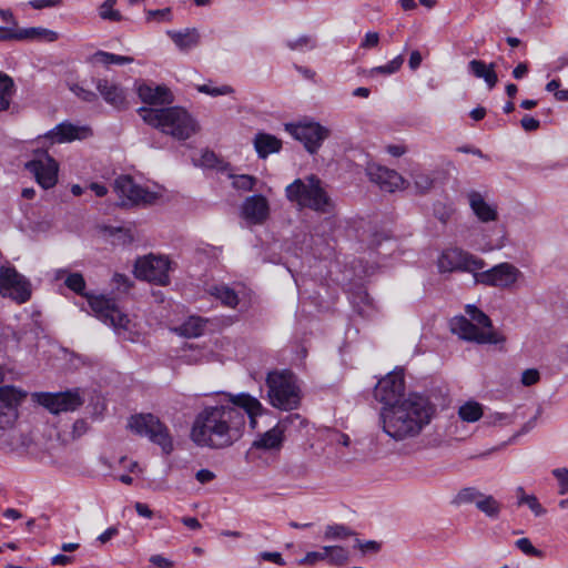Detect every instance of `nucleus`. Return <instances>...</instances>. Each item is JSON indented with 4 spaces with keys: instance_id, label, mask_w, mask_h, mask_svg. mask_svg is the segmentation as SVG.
Returning a JSON list of instances; mask_svg holds the SVG:
<instances>
[{
    "instance_id": "28",
    "label": "nucleus",
    "mask_w": 568,
    "mask_h": 568,
    "mask_svg": "<svg viewBox=\"0 0 568 568\" xmlns=\"http://www.w3.org/2000/svg\"><path fill=\"white\" fill-rule=\"evenodd\" d=\"M16 92L14 80L9 74L0 71V112H6L10 109Z\"/></svg>"
},
{
    "instance_id": "55",
    "label": "nucleus",
    "mask_w": 568,
    "mask_h": 568,
    "mask_svg": "<svg viewBox=\"0 0 568 568\" xmlns=\"http://www.w3.org/2000/svg\"><path fill=\"white\" fill-rule=\"evenodd\" d=\"M60 3V0H31L29 4L37 10L43 8L55 7Z\"/></svg>"
},
{
    "instance_id": "12",
    "label": "nucleus",
    "mask_w": 568,
    "mask_h": 568,
    "mask_svg": "<svg viewBox=\"0 0 568 568\" xmlns=\"http://www.w3.org/2000/svg\"><path fill=\"white\" fill-rule=\"evenodd\" d=\"M286 131L302 142L311 154L316 153L324 140L329 136V130L317 122L286 124Z\"/></svg>"
},
{
    "instance_id": "23",
    "label": "nucleus",
    "mask_w": 568,
    "mask_h": 568,
    "mask_svg": "<svg viewBox=\"0 0 568 568\" xmlns=\"http://www.w3.org/2000/svg\"><path fill=\"white\" fill-rule=\"evenodd\" d=\"M3 38L14 40H39L45 42H53L58 40V33L53 30L42 27H31L20 29L16 32H8Z\"/></svg>"
},
{
    "instance_id": "57",
    "label": "nucleus",
    "mask_w": 568,
    "mask_h": 568,
    "mask_svg": "<svg viewBox=\"0 0 568 568\" xmlns=\"http://www.w3.org/2000/svg\"><path fill=\"white\" fill-rule=\"evenodd\" d=\"M195 478L201 484H206V483L212 481L215 478V474L209 469H200L195 474Z\"/></svg>"
},
{
    "instance_id": "49",
    "label": "nucleus",
    "mask_w": 568,
    "mask_h": 568,
    "mask_svg": "<svg viewBox=\"0 0 568 568\" xmlns=\"http://www.w3.org/2000/svg\"><path fill=\"white\" fill-rule=\"evenodd\" d=\"M552 475L559 481V494L565 495L568 491V468H556Z\"/></svg>"
},
{
    "instance_id": "2",
    "label": "nucleus",
    "mask_w": 568,
    "mask_h": 568,
    "mask_svg": "<svg viewBox=\"0 0 568 568\" xmlns=\"http://www.w3.org/2000/svg\"><path fill=\"white\" fill-rule=\"evenodd\" d=\"M435 406L420 394L412 393L400 403L383 406L381 423L383 432L396 442L415 438L430 423Z\"/></svg>"
},
{
    "instance_id": "63",
    "label": "nucleus",
    "mask_w": 568,
    "mask_h": 568,
    "mask_svg": "<svg viewBox=\"0 0 568 568\" xmlns=\"http://www.w3.org/2000/svg\"><path fill=\"white\" fill-rule=\"evenodd\" d=\"M528 73V67L526 63H519L514 70H513V77L517 80L524 78Z\"/></svg>"
},
{
    "instance_id": "8",
    "label": "nucleus",
    "mask_w": 568,
    "mask_h": 568,
    "mask_svg": "<svg viewBox=\"0 0 568 568\" xmlns=\"http://www.w3.org/2000/svg\"><path fill=\"white\" fill-rule=\"evenodd\" d=\"M128 427L140 436H146L159 445L165 455L172 453L173 438L168 426L153 414H138L131 416Z\"/></svg>"
},
{
    "instance_id": "1",
    "label": "nucleus",
    "mask_w": 568,
    "mask_h": 568,
    "mask_svg": "<svg viewBox=\"0 0 568 568\" xmlns=\"http://www.w3.org/2000/svg\"><path fill=\"white\" fill-rule=\"evenodd\" d=\"M230 402L232 405L207 406L195 416L190 438L196 446L211 449L232 446L243 436L245 414L251 427H256V417L263 413L257 398L240 393L231 395Z\"/></svg>"
},
{
    "instance_id": "25",
    "label": "nucleus",
    "mask_w": 568,
    "mask_h": 568,
    "mask_svg": "<svg viewBox=\"0 0 568 568\" xmlns=\"http://www.w3.org/2000/svg\"><path fill=\"white\" fill-rule=\"evenodd\" d=\"M138 94L144 103L149 104H164L173 101L171 91L164 85L142 84L138 89Z\"/></svg>"
},
{
    "instance_id": "51",
    "label": "nucleus",
    "mask_w": 568,
    "mask_h": 568,
    "mask_svg": "<svg viewBox=\"0 0 568 568\" xmlns=\"http://www.w3.org/2000/svg\"><path fill=\"white\" fill-rule=\"evenodd\" d=\"M539 378H540L539 372L537 369L529 368V369L524 371V373L521 375V383L525 386H531V385L536 384L539 381Z\"/></svg>"
},
{
    "instance_id": "54",
    "label": "nucleus",
    "mask_w": 568,
    "mask_h": 568,
    "mask_svg": "<svg viewBox=\"0 0 568 568\" xmlns=\"http://www.w3.org/2000/svg\"><path fill=\"white\" fill-rule=\"evenodd\" d=\"M520 124L525 131H535L540 126V122L528 114L521 119Z\"/></svg>"
},
{
    "instance_id": "38",
    "label": "nucleus",
    "mask_w": 568,
    "mask_h": 568,
    "mask_svg": "<svg viewBox=\"0 0 568 568\" xmlns=\"http://www.w3.org/2000/svg\"><path fill=\"white\" fill-rule=\"evenodd\" d=\"M353 535H354V532L352 531V529L349 527H347L345 525L335 524V525H328L325 528L324 539H326V540L346 539Z\"/></svg>"
},
{
    "instance_id": "36",
    "label": "nucleus",
    "mask_w": 568,
    "mask_h": 568,
    "mask_svg": "<svg viewBox=\"0 0 568 568\" xmlns=\"http://www.w3.org/2000/svg\"><path fill=\"white\" fill-rule=\"evenodd\" d=\"M480 511H483L486 516L491 518H497L500 513V504L493 496H485L477 501L476 506Z\"/></svg>"
},
{
    "instance_id": "13",
    "label": "nucleus",
    "mask_w": 568,
    "mask_h": 568,
    "mask_svg": "<svg viewBox=\"0 0 568 568\" xmlns=\"http://www.w3.org/2000/svg\"><path fill=\"white\" fill-rule=\"evenodd\" d=\"M37 402L52 414L74 412L84 403L78 390L36 393Z\"/></svg>"
},
{
    "instance_id": "52",
    "label": "nucleus",
    "mask_w": 568,
    "mask_h": 568,
    "mask_svg": "<svg viewBox=\"0 0 568 568\" xmlns=\"http://www.w3.org/2000/svg\"><path fill=\"white\" fill-rule=\"evenodd\" d=\"M260 557L265 561H271L278 566L285 565V560L283 559L282 554L277 552V551H274V552L263 551L260 554Z\"/></svg>"
},
{
    "instance_id": "58",
    "label": "nucleus",
    "mask_w": 568,
    "mask_h": 568,
    "mask_svg": "<svg viewBox=\"0 0 568 568\" xmlns=\"http://www.w3.org/2000/svg\"><path fill=\"white\" fill-rule=\"evenodd\" d=\"M422 54L419 51L415 50L410 53L409 55V60H408V65L412 70H416L419 68L420 63H422Z\"/></svg>"
},
{
    "instance_id": "46",
    "label": "nucleus",
    "mask_w": 568,
    "mask_h": 568,
    "mask_svg": "<svg viewBox=\"0 0 568 568\" xmlns=\"http://www.w3.org/2000/svg\"><path fill=\"white\" fill-rule=\"evenodd\" d=\"M326 546L322 547L321 550L310 551L305 555L304 558L300 560L301 565L313 566L318 561L327 560Z\"/></svg>"
},
{
    "instance_id": "47",
    "label": "nucleus",
    "mask_w": 568,
    "mask_h": 568,
    "mask_svg": "<svg viewBox=\"0 0 568 568\" xmlns=\"http://www.w3.org/2000/svg\"><path fill=\"white\" fill-rule=\"evenodd\" d=\"M329 444L336 446L348 447L351 445V438L347 434L339 430H331L328 434Z\"/></svg>"
},
{
    "instance_id": "33",
    "label": "nucleus",
    "mask_w": 568,
    "mask_h": 568,
    "mask_svg": "<svg viewBox=\"0 0 568 568\" xmlns=\"http://www.w3.org/2000/svg\"><path fill=\"white\" fill-rule=\"evenodd\" d=\"M89 61L91 63H99V64H103V65L129 64V63L133 62V58L128 57V55H119V54H114V53H110V52L100 50V51H97L95 53H93L89 58Z\"/></svg>"
},
{
    "instance_id": "56",
    "label": "nucleus",
    "mask_w": 568,
    "mask_h": 568,
    "mask_svg": "<svg viewBox=\"0 0 568 568\" xmlns=\"http://www.w3.org/2000/svg\"><path fill=\"white\" fill-rule=\"evenodd\" d=\"M150 562L159 568H172L173 562L161 555H153L150 558Z\"/></svg>"
},
{
    "instance_id": "48",
    "label": "nucleus",
    "mask_w": 568,
    "mask_h": 568,
    "mask_svg": "<svg viewBox=\"0 0 568 568\" xmlns=\"http://www.w3.org/2000/svg\"><path fill=\"white\" fill-rule=\"evenodd\" d=\"M70 90L81 100L85 102H93L97 100V94L91 91L82 88L81 85L73 83L70 85Z\"/></svg>"
},
{
    "instance_id": "42",
    "label": "nucleus",
    "mask_w": 568,
    "mask_h": 568,
    "mask_svg": "<svg viewBox=\"0 0 568 568\" xmlns=\"http://www.w3.org/2000/svg\"><path fill=\"white\" fill-rule=\"evenodd\" d=\"M196 90L200 93H204L211 97H220V95H226L232 94L234 92V89L231 85L224 84L221 87H212L211 84H200L196 85Z\"/></svg>"
},
{
    "instance_id": "44",
    "label": "nucleus",
    "mask_w": 568,
    "mask_h": 568,
    "mask_svg": "<svg viewBox=\"0 0 568 568\" xmlns=\"http://www.w3.org/2000/svg\"><path fill=\"white\" fill-rule=\"evenodd\" d=\"M256 183V179L252 175L242 174L233 176V186L237 190L251 191Z\"/></svg>"
},
{
    "instance_id": "31",
    "label": "nucleus",
    "mask_w": 568,
    "mask_h": 568,
    "mask_svg": "<svg viewBox=\"0 0 568 568\" xmlns=\"http://www.w3.org/2000/svg\"><path fill=\"white\" fill-rule=\"evenodd\" d=\"M210 294L220 300L224 306L235 308L240 302L236 292L227 285H214L209 290Z\"/></svg>"
},
{
    "instance_id": "64",
    "label": "nucleus",
    "mask_w": 568,
    "mask_h": 568,
    "mask_svg": "<svg viewBox=\"0 0 568 568\" xmlns=\"http://www.w3.org/2000/svg\"><path fill=\"white\" fill-rule=\"evenodd\" d=\"M89 187H90V190H91V191H93V192L95 193V195H97V196H99V197H102V196L106 195V193H108V189H106V186H105V185H103V184H100V183H95V182H93V183H91V184H90V186H89Z\"/></svg>"
},
{
    "instance_id": "27",
    "label": "nucleus",
    "mask_w": 568,
    "mask_h": 568,
    "mask_svg": "<svg viewBox=\"0 0 568 568\" xmlns=\"http://www.w3.org/2000/svg\"><path fill=\"white\" fill-rule=\"evenodd\" d=\"M468 68L469 71L474 74V77L478 79H484L489 89H493L497 84L498 78L495 72L494 63L486 64L481 60H471L468 63Z\"/></svg>"
},
{
    "instance_id": "62",
    "label": "nucleus",
    "mask_w": 568,
    "mask_h": 568,
    "mask_svg": "<svg viewBox=\"0 0 568 568\" xmlns=\"http://www.w3.org/2000/svg\"><path fill=\"white\" fill-rule=\"evenodd\" d=\"M71 561H72V557L67 556V555H61V554L55 555L51 559L52 565H59V566H65V565L70 564Z\"/></svg>"
},
{
    "instance_id": "7",
    "label": "nucleus",
    "mask_w": 568,
    "mask_h": 568,
    "mask_svg": "<svg viewBox=\"0 0 568 568\" xmlns=\"http://www.w3.org/2000/svg\"><path fill=\"white\" fill-rule=\"evenodd\" d=\"M270 404L282 410L296 409L301 403V392L294 375L288 371L271 372L266 377Z\"/></svg>"
},
{
    "instance_id": "15",
    "label": "nucleus",
    "mask_w": 568,
    "mask_h": 568,
    "mask_svg": "<svg viewBox=\"0 0 568 568\" xmlns=\"http://www.w3.org/2000/svg\"><path fill=\"white\" fill-rule=\"evenodd\" d=\"M170 262L165 257L148 256L139 258L134 266L135 276L159 285L170 283Z\"/></svg>"
},
{
    "instance_id": "18",
    "label": "nucleus",
    "mask_w": 568,
    "mask_h": 568,
    "mask_svg": "<svg viewBox=\"0 0 568 568\" xmlns=\"http://www.w3.org/2000/svg\"><path fill=\"white\" fill-rule=\"evenodd\" d=\"M114 191L121 199V205H136L140 203H151L154 195L134 183L130 175H121L114 181Z\"/></svg>"
},
{
    "instance_id": "45",
    "label": "nucleus",
    "mask_w": 568,
    "mask_h": 568,
    "mask_svg": "<svg viewBox=\"0 0 568 568\" xmlns=\"http://www.w3.org/2000/svg\"><path fill=\"white\" fill-rule=\"evenodd\" d=\"M518 505H527L529 509L535 514V516H542L546 514V509L541 506L535 495H530L529 497H520Z\"/></svg>"
},
{
    "instance_id": "3",
    "label": "nucleus",
    "mask_w": 568,
    "mask_h": 568,
    "mask_svg": "<svg viewBox=\"0 0 568 568\" xmlns=\"http://www.w3.org/2000/svg\"><path fill=\"white\" fill-rule=\"evenodd\" d=\"M138 113L143 121L163 133L178 140H186L193 135L199 125L189 112L179 106L164 109L140 108Z\"/></svg>"
},
{
    "instance_id": "40",
    "label": "nucleus",
    "mask_w": 568,
    "mask_h": 568,
    "mask_svg": "<svg viewBox=\"0 0 568 568\" xmlns=\"http://www.w3.org/2000/svg\"><path fill=\"white\" fill-rule=\"evenodd\" d=\"M326 552L331 565L342 566L348 559V551L341 546H326Z\"/></svg>"
},
{
    "instance_id": "16",
    "label": "nucleus",
    "mask_w": 568,
    "mask_h": 568,
    "mask_svg": "<svg viewBox=\"0 0 568 568\" xmlns=\"http://www.w3.org/2000/svg\"><path fill=\"white\" fill-rule=\"evenodd\" d=\"M26 169L34 176L43 189H51L58 182L59 165L47 152H40L26 164Z\"/></svg>"
},
{
    "instance_id": "37",
    "label": "nucleus",
    "mask_w": 568,
    "mask_h": 568,
    "mask_svg": "<svg viewBox=\"0 0 568 568\" xmlns=\"http://www.w3.org/2000/svg\"><path fill=\"white\" fill-rule=\"evenodd\" d=\"M483 497V494L474 487L463 488L453 499V504L456 506L471 504L477 506V501Z\"/></svg>"
},
{
    "instance_id": "35",
    "label": "nucleus",
    "mask_w": 568,
    "mask_h": 568,
    "mask_svg": "<svg viewBox=\"0 0 568 568\" xmlns=\"http://www.w3.org/2000/svg\"><path fill=\"white\" fill-rule=\"evenodd\" d=\"M416 191L420 194H425L433 189L434 180L432 176L422 170H414L410 174Z\"/></svg>"
},
{
    "instance_id": "32",
    "label": "nucleus",
    "mask_w": 568,
    "mask_h": 568,
    "mask_svg": "<svg viewBox=\"0 0 568 568\" xmlns=\"http://www.w3.org/2000/svg\"><path fill=\"white\" fill-rule=\"evenodd\" d=\"M206 323L207 321L200 316H190L178 331L185 337H197L203 334Z\"/></svg>"
},
{
    "instance_id": "41",
    "label": "nucleus",
    "mask_w": 568,
    "mask_h": 568,
    "mask_svg": "<svg viewBox=\"0 0 568 568\" xmlns=\"http://www.w3.org/2000/svg\"><path fill=\"white\" fill-rule=\"evenodd\" d=\"M118 0H105L99 8V14L103 20L120 21L122 16L120 11L114 10Z\"/></svg>"
},
{
    "instance_id": "11",
    "label": "nucleus",
    "mask_w": 568,
    "mask_h": 568,
    "mask_svg": "<svg viewBox=\"0 0 568 568\" xmlns=\"http://www.w3.org/2000/svg\"><path fill=\"white\" fill-rule=\"evenodd\" d=\"M404 371L397 368L378 381L374 389V397L382 403L383 406H392L404 399Z\"/></svg>"
},
{
    "instance_id": "22",
    "label": "nucleus",
    "mask_w": 568,
    "mask_h": 568,
    "mask_svg": "<svg viewBox=\"0 0 568 568\" xmlns=\"http://www.w3.org/2000/svg\"><path fill=\"white\" fill-rule=\"evenodd\" d=\"M97 90L104 101L116 109L126 108V99L124 90L116 83L106 79H100L97 82Z\"/></svg>"
},
{
    "instance_id": "24",
    "label": "nucleus",
    "mask_w": 568,
    "mask_h": 568,
    "mask_svg": "<svg viewBox=\"0 0 568 568\" xmlns=\"http://www.w3.org/2000/svg\"><path fill=\"white\" fill-rule=\"evenodd\" d=\"M469 205L475 215L484 223L496 221L498 213L495 206L488 204L479 192L468 194Z\"/></svg>"
},
{
    "instance_id": "9",
    "label": "nucleus",
    "mask_w": 568,
    "mask_h": 568,
    "mask_svg": "<svg viewBox=\"0 0 568 568\" xmlns=\"http://www.w3.org/2000/svg\"><path fill=\"white\" fill-rule=\"evenodd\" d=\"M475 282L500 290L513 288L523 277L521 271L511 263L503 262L483 272H476Z\"/></svg>"
},
{
    "instance_id": "60",
    "label": "nucleus",
    "mask_w": 568,
    "mask_h": 568,
    "mask_svg": "<svg viewBox=\"0 0 568 568\" xmlns=\"http://www.w3.org/2000/svg\"><path fill=\"white\" fill-rule=\"evenodd\" d=\"M113 283L118 286V288L123 287L124 290H128L130 287L129 278L123 274H114Z\"/></svg>"
},
{
    "instance_id": "21",
    "label": "nucleus",
    "mask_w": 568,
    "mask_h": 568,
    "mask_svg": "<svg viewBox=\"0 0 568 568\" xmlns=\"http://www.w3.org/2000/svg\"><path fill=\"white\" fill-rule=\"evenodd\" d=\"M92 134L88 126H77L69 122H63L54 126L45 134V139L51 143L71 142L77 139H85Z\"/></svg>"
},
{
    "instance_id": "6",
    "label": "nucleus",
    "mask_w": 568,
    "mask_h": 568,
    "mask_svg": "<svg viewBox=\"0 0 568 568\" xmlns=\"http://www.w3.org/2000/svg\"><path fill=\"white\" fill-rule=\"evenodd\" d=\"M286 197L302 207L321 213H327L332 207L331 199L322 186L321 180L315 175L306 179H296L286 186Z\"/></svg>"
},
{
    "instance_id": "50",
    "label": "nucleus",
    "mask_w": 568,
    "mask_h": 568,
    "mask_svg": "<svg viewBox=\"0 0 568 568\" xmlns=\"http://www.w3.org/2000/svg\"><path fill=\"white\" fill-rule=\"evenodd\" d=\"M516 546L528 556L540 557L541 551L536 549L528 538H520L516 541Z\"/></svg>"
},
{
    "instance_id": "10",
    "label": "nucleus",
    "mask_w": 568,
    "mask_h": 568,
    "mask_svg": "<svg viewBox=\"0 0 568 568\" xmlns=\"http://www.w3.org/2000/svg\"><path fill=\"white\" fill-rule=\"evenodd\" d=\"M31 283L20 274L14 267H0V295L9 297L14 302L22 304L31 297Z\"/></svg>"
},
{
    "instance_id": "30",
    "label": "nucleus",
    "mask_w": 568,
    "mask_h": 568,
    "mask_svg": "<svg viewBox=\"0 0 568 568\" xmlns=\"http://www.w3.org/2000/svg\"><path fill=\"white\" fill-rule=\"evenodd\" d=\"M282 443L283 429L280 426H275L260 436V438L253 443V447L264 450L278 449Z\"/></svg>"
},
{
    "instance_id": "53",
    "label": "nucleus",
    "mask_w": 568,
    "mask_h": 568,
    "mask_svg": "<svg viewBox=\"0 0 568 568\" xmlns=\"http://www.w3.org/2000/svg\"><path fill=\"white\" fill-rule=\"evenodd\" d=\"M379 34L377 32H367L363 42L361 43V48L371 49L378 45Z\"/></svg>"
},
{
    "instance_id": "5",
    "label": "nucleus",
    "mask_w": 568,
    "mask_h": 568,
    "mask_svg": "<svg viewBox=\"0 0 568 568\" xmlns=\"http://www.w3.org/2000/svg\"><path fill=\"white\" fill-rule=\"evenodd\" d=\"M470 321L465 316H455L450 321V331L462 339L476 342L477 344H500L505 336L494 329L491 320L475 305H466L465 308Z\"/></svg>"
},
{
    "instance_id": "20",
    "label": "nucleus",
    "mask_w": 568,
    "mask_h": 568,
    "mask_svg": "<svg viewBox=\"0 0 568 568\" xmlns=\"http://www.w3.org/2000/svg\"><path fill=\"white\" fill-rule=\"evenodd\" d=\"M268 214V202L266 197L261 194L246 197L242 204V216L251 224L264 223Z\"/></svg>"
},
{
    "instance_id": "4",
    "label": "nucleus",
    "mask_w": 568,
    "mask_h": 568,
    "mask_svg": "<svg viewBox=\"0 0 568 568\" xmlns=\"http://www.w3.org/2000/svg\"><path fill=\"white\" fill-rule=\"evenodd\" d=\"M64 284L74 293L85 296L95 316L112 326L119 335L129 331L130 318L119 308L113 298L84 293L85 281L81 273L69 274Z\"/></svg>"
},
{
    "instance_id": "29",
    "label": "nucleus",
    "mask_w": 568,
    "mask_h": 568,
    "mask_svg": "<svg viewBox=\"0 0 568 568\" xmlns=\"http://www.w3.org/2000/svg\"><path fill=\"white\" fill-rule=\"evenodd\" d=\"M168 34L176 47L183 51L195 48L200 42V33L195 28L185 29L184 31H169Z\"/></svg>"
},
{
    "instance_id": "59",
    "label": "nucleus",
    "mask_w": 568,
    "mask_h": 568,
    "mask_svg": "<svg viewBox=\"0 0 568 568\" xmlns=\"http://www.w3.org/2000/svg\"><path fill=\"white\" fill-rule=\"evenodd\" d=\"M134 508L136 513L142 517L151 518L153 516V511L149 508L146 504L138 501L135 503Z\"/></svg>"
},
{
    "instance_id": "19",
    "label": "nucleus",
    "mask_w": 568,
    "mask_h": 568,
    "mask_svg": "<svg viewBox=\"0 0 568 568\" xmlns=\"http://www.w3.org/2000/svg\"><path fill=\"white\" fill-rule=\"evenodd\" d=\"M366 172L369 180L386 192H394L405 183V180L399 173L379 164H368Z\"/></svg>"
},
{
    "instance_id": "34",
    "label": "nucleus",
    "mask_w": 568,
    "mask_h": 568,
    "mask_svg": "<svg viewBox=\"0 0 568 568\" xmlns=\"http://www.w3.org/2000/svg\"><path fill=\"white\" fill-rule=\"evenodd\" d=\"M484 410L481 404L475 400H468L458 409V416L463 422L475 423L483 417Z\"/></svg>"
},
{
    "instance_id": "14",
    "label": "nucleus",
    "mask_w": 568,
    "mask_h": 568,
    "mask_svg": "<svg viewBox=\"0 0 568 568\" xmlns=\"http://www.w3.org/2000/svg\"><path fill=\"white\" fill-rule=\"evenodd\" d=\"M438 266L443 272L466 271L474 274L484 268L485 262L468 252L453 247L443 252L438 260Z\"/></svg>"
},
{
    "instance_id": "17",
    "label": "nucleus",
    "mask_w": 568,
    "mask_h": 568,
    "mask_svg": "<svg viewBox=\"0 0 568 568\" xmlns=\"http://www.w3.org/2000/svg\"><path fill=\"white\" fill-rule=\"evenodd\" d=\"M27 397V393L13 386L0 387V429L11 427L18 419V407Z\"/></svg>"
},
{
    "instance_id": "61",
    "label": "nucleus",
    "mask_w": 568,
    "mask_h": 568,
    "mask_svg": "<svg viewBox=\"0 0 568 568\" xmlns=\"http://www.w3.org/2000/svg\"><path fill=\"white\" fill-rule=\"evenodd\" d=\"M118 534V529L115 527L108 528L104 532H102L98 540L102 544L108 542L112 537H114Z\"/></svg>"
},
{
    "instance_id": "26",
    "label": "nucleus",
    "mask_w": 568,
    "mask_h": 568,
    "mask_svg": "<svg viewBox=\"0 0 568 568\" xmlns=\"http://www.w3.org/2000/svg\"><path fill=\"white\" fill-rule=\"evenodd\" d=\"M254 148L261 159L276 153L282 148V142L276 136L267 133H257L254 138Z\"/></svg>"
},
{
    "instance_id": "43",
    "label": "nucleus",
    "mask_w": 568,
    "mask_h": 568,
    "mask_svg": "<svg viewBox=\"0 0 568 568\" xmlns=\"http://www.w3.org/2000/svg\"><path fill=\"white\" fill-rule=\"evenodd\" d=\"M286 45L293 51H303L306 49H314L316 47V43L312 37L301 36L295 40L287 41Z\"/></svg>"
},
{
    "instance_id": "39",
    "label": "nucleus",
    "mask_w": 568,
    "mask_h": 568,
    "mask_svg": "<svg viewBox=\"0 0 568 568\" xmlns=\"http://www.w3.org/2000/svg\"><path fill=\"white\" fill-rule=\"evenodd\" d=\"M404 63V57L402 54L395 57L392 61H389L385 65H379L371 69L369 74H383V75H390L393 73H396Z\"/></svg>"
}]
</instances>
